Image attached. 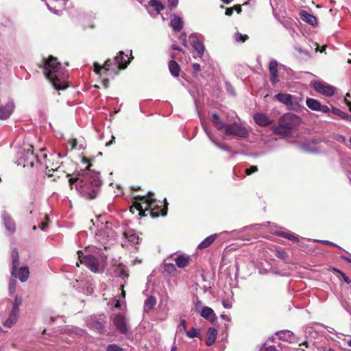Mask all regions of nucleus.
I'll use <instances>...</instances> for the list:
<instances>
[{
	"label": "nucleus",
	"instance_id": "obj_7",
	"mask_svg": "<svg viewBox=\"0 0 351 351\" xmlns=\"http://www.w3.org/2000/svg\"><path fill=\"white\" fill-rule=\"evenodd\" d=\"M227 136L247 138L249 135L247 130L237 123L226 124L223 131Z\"/></svg>",
	"mask_w": 351,
	"mask_h": 351
},
{
	"label": "nucleus",
	"instance_id": "obj_31",
	"mask_svg": "<svg viewBox=\"0 0 351 351\" xmlns=\"http://www.w3.org/2000/svg\"><path fill=\"white\" fill-rule=\"evenodd\" d=\"M92 328L101 333L104 330V321L101 317L90 324Z\"/></svg>",
	"mask_w": 351,
	"mask_h": 351
},
{
	"label": "nucleus",
	"instance_id": "obj_8",
	"mask_svg": "<svg viewBox=\"0 0 351 351\" xmlns=\"http://www.w3.org/2000/svg\"><path fill=\"white\" fill-rule=\"evenodd\" d=\"M311 86L319 94L326 97L332 96L335 88L324 81H312Z\"/></svg>",
	"mask_w": 351,
	"mask_h": 351
},
{
	"label": "nucleus",
	"instance_id": "obj_54",
	"mask_svg": "<svg viewBox=\"0 0 351 351\" xmlns=\"http://www.w3.org/2000/svg\"><path fill=\"white\" fill-rule=\"evenodd\" d=\"M47 226H48V223H47V221H46V222H43V223H42L39 226L40 228L42 230H45L47 228Z\"/></svg>",
	"mask_w": 351,
	"mask_h": 351
},
{
	"label": "nucleus",
	"instance_id": "obj_55",
	"mask_svg": "<svg viewBox=\"0 0 351 351\" xmlns=\"http://www.w3.org/2000/svg\"><path fill=\"white\" fill-rule=\"evenodd\" d=\"M263 351H277L274 346H269L265 348Z\"/></svg>",
	"mask_w": 351,
	"mask_h": 351
},
{
	"label": "nucleus",
	"instance_id": "obj_11",
	"mask_svg": "<svg viewBox=\"0 0 351 351\" xmlns=\"http://www.w3.org/2000/svg\"><path fill=\"white\" fill-rule=\"evenodd\" d=\"M15 108V104L13 99L9 100L5 105L0 106V119L5 120L12 114Z\"/></svg>",
	"mask_w": 351,
	"mask_h": 351
},
{
	"label": "nucleus",
	"instance_id": "obj_20",
	"mask_svg": "<svg viewBox=\"0 0 351 351\" xmlns=\"http://www.w3.org/2000/svg\"><path fill=\"white\" fill-rule=\"evenodd\" d=\"M202 126H203V128L204 130V132H206V134H207L208 137L210 138V140L212 141V143L215 145L217 147H219V149H222V150H224V151H227V152H230L231 151V149L230 147H224L221 145H220L219 143H217L216 141H215L213 137H212V133L210 131V130L204 125L202 123Z\"/></svg>",
	"mask_w": 351,
	"mask_h": 351
},
{
	"label": "nucleus",
	"instance_id": "obj_45",
	"mask_svg": "<svg viewBox=\"0 0 351 351\" xmlns=\"http://www.w3.org/2000/svg\"><path fill=\"white\" fill-rule=\"evenodd\" d=\"M178 330L180 331H185L186 330V322L184 319H182L179 326H178Z\"/></svg>",
	"mask_w": 351,
	"mask_h": 351
},
{
	"label": "nucleus",
	"instance_id": "obj_48",
	"mask_svg": "<svg viewBox=\"0 0 351 351\" xmlns=\"http://www.w3.org/2000/svg\"><path fill=\"white\" fill-rule=\"evenodd\" d=\"M339 272L340 273V274L341 275L343 280L346 283H348V284L350 283V280L349 278L343 272H341V271H339Z\"/></svg>",
	"mask_w": 351,
	"mask_h": 351
},
{
	"label": "nucleus",
	"instance_id": "obj_32",
	"mask_svg": "<svg viewBox=\"0 0 351 351\" xmlns=\"http://www.w3.org/2000/svg\"><path fill=\"white\" fill-rule=\"evenodd\" d=\"M277 234L280 237L286 238L291 241H296V242L299 241L298 237H297L296 236H295L294 234H293L292 233H291L289 232L280 231V232H277Z\"/></svg>",
	"mask_w": 351,
	"mask_h": 351
},
{
	"label": "nucleus",
	"instance_id": "obj_9",
	"mask_svg": "<svg viewBox=\"0 0 351 351\" xmlns=\"http://www.w3.org/2000/svg\"><path fill=\"white\" fill-rule=\"evenodd\" d=\"M79 256L80 262L82 264L85 265L88 269L93 272H97L99 270V261L93 255H86L82 256V252L81 251L77 252Z\"/></svg>",
	"mask_w": 351,
	"mask_h": 351
},
{
	"label": "nucleus",
	"instance_id": "obj_44",
	"mask_svg": "<svg viewBox=\"0 0 351 351\" xmlns=\"http://www.w3.org/2000/svg\"><path fill=\"white\" fill-rule=\"evenodd\" d=\"M319 111L326 114L330 112V108L327 106L321 104Z\"/></svg>",
	"mask_w": 351,
	"mask_h": 351
},
{
	"label": "nucleus",
	"instance_id": "obj_16",
	"mask_svg": "<svg viewBox=\"0 0 351 351\" xmlns=\"http://www.w3.org/2000/svg\"><path fill=\"white\" fill-rule=\"evenodd\" d=\"M255 122L261 126L269 125L271 121L267 115L263 113H256L254 115Z\"/></svg>",
	"mask_w": 351,
	"mask_h": 351
},
{
	"label": "nucleus",
	"instance_id": "obj_23",
	"mask_svg": "<svg viewBox=\"0 0 351 351\" xmlns=\"http://www.w3.org/2000/svg\"><path fill=\"white\" fill-rule=\"evenodd\" d=\"M177 266L180 268H184L189 264V258L184 255H179L174 259Z\"/></svg>",
	"mask_w": 351,
	"mask_h": 351
},
{
	"label": "nucleus",
	"instance_id": "obj_37",
	"mask_svg": "<svg viewBox=\"0 0 351 351\" xmlns=\"http://www.w3.org/2000/svg\"><path fill=\"white\" fill-rule=\"evenodd\" d=\"M276 256L282 260H286L289 256L287 253L282 250H276Z\"/></svg>",
	"mask_w": 351,
	"mask_h": 351
},
{
	"label": "nucleus",
	"instance_id": "obj_42",
	"mask_svg": "<svg viewBox=\"0 0 351 351\" xmlns=\"http://www.w3.org/2000/svg\"><path fill=\"white\" fill-rule=\"evenodd\" d=\"M114 64V61H112L110 59H108L104 65V68L106 71H108L112 64Z\"/></svg>",
	"mask_w": 351,
	"mask_h": 351
},
{
	"label": "nucleus",
	"instance_id": "obj_6",
	"mask_svg": "<svg viewBox=\"0 0 351 351\" xmlns=\"http://www.w3.org/2000/svg\"><path fill=\"white\" fill-rule=\"evenodd\" d=\"M296 118V116L290 114L285 115L280 120L279 125L274 128V132L284 136L289 135L291 133L293 124L287 121H291Z\"/></svg>",
	"mask_w": 351,
	"mask_h": 351
},
{
	"label": "nucleus",
	"instance_id": "obj_43",
	"mask_svg": "<svg viewBox=\"0 0 351 351\" xmlns=\"http://www.w3.org/2000/svg\"><path fill=\"white\" fill-rule=\"evenodd\" d=\"M178 4V0H168V5L171 9L175 8Z\"/></svg>",
	"mask_w": 351,
	"mask_h": 351
},
{
	"label": "nucleus",
	"instance_id": "obj_15",
	"mask_svg": "<svg viewBox=\"0 0 351 351\" xmlns=\"http://www.w3.org/2000/svg\"><path fill=\"white\" fill-rule=\"evenodd\" d=\"M299 15L300 19L306 23L313 26L317 24L316 17L314 15L308 13V12L305 10H302L300 12Z\"/></svg>",
	"mask_w": 351,
	"mask_h": 351
},
{
	"label": "nucleus",
	"instance_id": "obj_63",
	"mask_svg": "<svg viewBox=\"0 0 351 351\" xmlns=\"http://www.w3.org/2000/svg\"><path fill=\"white\" fill-rule=\"evenodd\" d=\"M119 276L122 278H125L128 277V274L125 273V271H121L119 274Z\"/></svg>",
	"mask_w": 351,
	"mask_h": 351
},
{
	"label": "nucleus",
	"instance_id": "obj_13",
	"mask_svg": "<svg viewBox=\"0 0 351 351\" xmlns=\"http://www.w3.org/2000/svg\"><path fill=\"white\" fill-rule=\"evenodd\" d=\"M2 218L4 221V225L7 229V230L10 233L13 234L16 230V224L14 219L11 217V216L4 212L2 215Z\"/></svg>",
	"mask_w": 351,
	"mask_h": 351
},
{
	"label": "nucleus",
	"instance_id": "obj_56",
	"mask_svg": "<svg viewBox=\"0 0 351 351\" xmlns=\"http://www.w3.org/2000/svg\"><path fill=\"white\" fill-rule=\"evenodd\" d=\"M114 302H115L114 307L117 308H120L121 307V302L117 300H115Z\"/></svg>",
	"mask_w": 351,
	"mask_h": 351
},
{
	"label": "nucleus",
	"instance_id": "obj_34",
	"mask_svg": "<svg viewBox=\"0 0 351 351\" xmlns=\"http://www.w3.org/2000/svg\"><path fill=\"white\" fill-rule=\"evenodd\" d=\"M330 112L333 114L337 115L343 119H347L348 118V115L346 112L341 111V110L337 108L332 107L330 109Z\"/></svg>",
	"mask_w": 351,
	"mask_h": 351
},
{
	"label": "nucleus",
	"instance_id": "obj_21",
	"mask_svg": "<svg viewBox=\"0 0 351 351\" xmlns=\"http://www.w3.org/2000/svg\"><path fill=\"white\" fill-rule=\"evenodd\" d=\"M217 335V330L214 328H210L208 330L207 332V338H206V344L208 346H212L216 340Z\"/></svg>",
	"mask_w": 351,
	"mask_h": 351
},
{
	"label": "nucleus",
	"instance_id": "obj_58",
	"mask_svg": "<svg viewBox=\"0 0 351 351\" xmlns=\"http://www.w3.org/2000/svg\"><path fill=\"white\" fill-rule=\"evenodd\" d=\"M233 13V10L232 8H227L226 11V15L231 16Z\"/></svg>",
	"mask_w": 351,
	"mask_h": 351
},
{
	"label": "nucleus",
	"instance_id": "obj_51",
	"mask_svg": "<svg viewBox=\"0 0 351 351\" xmlns=\"http://www.w3.org/2000/svg\"><path fill=\"white\" fill-rule=\"evenodd\" d=\"M28 154H29V156L31 158V160L29 162V165L32 167L34 164V160L36 158V156L34 155L33 152H31L30 153L28 152Z\"/></svg>",
	"mask_w": 351,
	"mask_h": 351
},
{
	"label": "nucleus",
	"instance_id": "obj_35",
	"mask_svg": "<svg viewBox=\"0 0 351 351\" xmlns=\"http://www.w3.org/2000/svg\"><path fill=\"white\" fill-rule=\"evenodd\" d=\"M234 39L237 42L243 43L248 39V36L247 35H243L239 32H237L234 34Z\"/></svg>",
	"mask_w": 351,
	"mask_h": 351
},
{
	"label": "nucleus",
	"instance_id": "obj_28",
	"mask_svg": "<svg viewBox=\"0 0 351 351\" xmlns=\"http://www.w3.org/2000/svg\"><path fill=\"white\" fill-rule=\"evenodd\" d=\"M280 338L285 341H289L290 343L293 342L295 339L294 334L289 330L280 332Z\"/></svg>",
	"mask_w": 351,
	"mask_h": 351
},
{
	"label": "nucleus",
	"instance_id": "obj_1",
	"mask_svg": "<svg viewBox=\"0 0 351 351\" xmlns=\"http://www.w3.org/2000/svg\"><path fill=\"white\" fill-rule=\"evenodd\" d=\"M89 164L86 169H82L75 174L74 178L69 179L71 189L74 187L76 191L86 199H94L97 197L101 186L99 174L90 170Z\"/></svg>",
	"mask_w": 351,
	"mask_h": 351
},
{
	"label": "nucleus",
	"instance_id": "obj_2",
	"mask_svg": "<svg viewBox=\"0 0 351 351\" xmlns=\"http://www.w3.org/2000/svg\"><path fill=\"white\" fill-rule=\"evenodd\" d=\"M44 73L55 89L64 90L68 87L66 71L54 57L45 60Z\"/></svg>",
	"mask_w": 351,
	"mask_h": 351
},
{
	"label": "nucleus",
	"instance_id": "obj_60",
	"mask_svg": "<svg viewBox=\"0 0 351 351\" xmlns=\"http://www.w3.org/2000/svg\"><path fill=\"white\" fill-rule=\"evenodd\" d=\"M337 140L339 142H345L346 141V138L342 136V135H339L337 138Z\"/></svg>",
	"mask_w": 351,
	"mask_h": 351
},
{
	"label": "nucleus",
	"instance_id": "obj_4",
	"mask_svg": "<svg viewBox=\"0 0 351 351\" xmlns=\"http://www.w3.org/2000/svg\"><path fill=\"white\" fill-rule=\"evenodd\" d=\"M95 238L106 249L108 242L114 241L117 238V234L113 230L112 223L106 221L105 222H101L100 224H97Z\"/></svg>",
	"mask_w": 351,
	"mask_h": 351
},
{
	"label": "nucleus",
	"instance_id": "obj_18",
	"mask_svg": "<svg viewBox=\"0 0 351 351\" xmlns=\"http://www.w3.org/2000/svg\"><path fill=\"white\" fill-rule=\"evenodd\" d=\"M211 121L214 126L219 130L223 132L226 124L223 123L219 116L213 113L211 115Z\"/></svg>",
	"mask_w": 351,
	"mask_h": 351
},
{
	"label": "nucleus",
	"instance_id": "obj_52",
	"mask_svg": "<svg viewBox=\"0 0 351 351\" xmlns=\"http://www.w3.org/2000/svg\"><path fill=\"white\" fill-rule=\"evenodd\" d=\"M317 242H319V243H324V244H326V245H332V246H337L336 244L330 242V241H324V240H318Z\"/></svg>",
	"mask_w": 351,
	"mask_h": 351
},
{
	"label": "nucleus",
	"instance_id": "obj_29",
	"mask_svg": "<svg viewBox=\"0 0 351 351\" xmlns=\"http://www.w3.org/2000/svg\"><path fill=\"white\" fill-rule=\"evenodd\" d=\"M156 304V299L154 296L149 297L144 303V310L149 311Z\"/></svg>",
	"mask_w": 351,
	"mask_h": 351
},
{
	"label": "nucleus",
	"instance_id": "obj_38",
	"mask_svg": "<svg viewBox=\"0 0 351 351\" xmlns=\"http://www.w3.org/2000/svg\"><path fill=\"white\" fill-rule=\"evenodd\" d=\"M21 304V300L19 299L17 297L15 298L14 302L13 304V308L12 311L19 313V306Z\"/></svg>",
	"mask_w": 351,
	"mask_h": 351
},
{
	"label": "nucleus",
	"instance_id": "obj_36",
	"mask_svg": "<svg viewBox=\"0 0 351 351\" xmlns=\"http://www.w3.org/2000/svg\"><path fill=\"white\" fill-rule=\"evenodd\" d=\"M187 337L189 338H194L199 335V331L198 329L193 328L186 333Z\"/></svg>",
	"mask_w": 351,
	"mask_h": 351
},
{
	"label": "nucleus",
	"instance_id": "obj_5",
	"mask_svg": "<svg viewBox=\"0 0 351 351\" xmlns=\"http://www.w3.org/2000/svg\"><path fill=\"white\" fill-rule=\"evenodd\" d=\"M11 255L12 258V275L16 278L18 277L21 282H25L29 274L28 267H23L17 269L19 265V258L16 249L12 250Z\"/></svg>",
	"mask_w": 351,
	"mask_h": 351
},
{
	"label": "nucleus",
	"instance_id": "obj_61",
	"mask_svg": "<svg viewBox=\"0 0 351 351\" xmlns=\"http://www.w3.org/2000/svg\"><path fill=\"white\" fill-rule=\"evenodd\" d=\"M69 143L71 144L73 149L75 148V147H76V140L75 139H72V140L69 141Z\"/></svg>",
	"mask_w": 351,
	"mask_h": 351
},
{
	"label": "nucleus",
	"instance_id": "obj_10",
	"mask_svg": "<svg viewBox=\"0 0 351 351\" xmlns=\"http://www.w3.org/2000/svg\"><path fill=\"white\" fill-rule=\"evenodd\" d=\"M113 324L117 330L121 334H126L130 330V326L128 324L125 315L117 314L113 319Z\"/></svg>",
	"mask_w": 351,
	"mask_h": 351
},
{
	"label": "nucleus",
	"instance_id": "obj_62",
	"mask_svg": "<svg viewBox=\"0 0 351 351\" xmlns=\"http://www.w3.org/2000/svg\"><path fill=\"white\" fill-rule=\"evenodd\" d=\"M221 318L224 320H226L227 322H230V318L227 315H225V314H222L221 315Z\"/></svg>",
	"mask_w": 351,
	"mask_h": 351
},
{
	"label": "nucleus",
	"instance_id": "obj_47",
	"mask_svg": "<svg viewBox=\"0 0 351 351\" xmlns=\"http://www.w3.org/2000/svg\"><path fill=\"white\" fill-rule=\"evenodd\" d=\"M270 80H271V84L273 85H275L279 81L278 75H271Z\"/></svg>",
	"mask_w": 351,
	"mask_h": 351
},
{
	"label": "nucleus",
	"instance_id": "obj_24",
	"mask_svg": "<svg viewBox=\"0 0 351 351\" xmlns=\"http://www.w3.org/2000/svg\"><path fill=\"white\" fill-rule=\"evenodd\" d=\"M217 235L216 234H212V235L206 237L204 241H202L199 244L198 248L199 249H204V248L208 247V246H210L213 243V241L217 238Z\"/></svg>",
	"mask_w": 351,
	"mask_h": 351
},
{
	"label": "nucleus",
	"instance_id": "obj_41",
	"mask_svg": "<svg viewBox=\"0 0 351 351\" xmlns=\"http://www.w3.org/2000/svg\"><path fill=\"white\" fill-rule=\"evenodd\" d=\"M258 171L257 166H251L250 168L245 169V173L247 175H251L253 173H255Z\"/></svg>",
	"mask_w": 351,
	"mask_h": 351
},
{
	"label": "nucleus",
	"instance_id": "obj_17",
	"mask_svg": "<svg viewBox=\"0 0 351 351\" xmlns=\"http://www.w3.org/2000/svg\"><path fill=\"white\" fill-rule=\"evenodd\" d=\"M170 24L173 29L177 32L180 31L183 27V21L182 18L176 14L171 16Z\"/></svg>",
	"mask_w": 351,
	"mask_h": 351
},
{
	"label": "nucleus",
	"instance_id": "obj_26",
	"mask_svg": "<svg viewBox=\"0 0 351 351\" xmlns=\"http://www.w3.org/2000/svg\"><path fill=\"white\" fill-rule=\"evenodd\" d=\"M306 106L312 110L319 111L321 104L317 99L308 98L306 101Z\"/></svg>",
	"mask_w": 351,
	"mask_h": 351
},
{
	"label": "nucleus",
	"instance_id": "obj_53",
	"mask_svg": "<svg viewBox=\"0 0 351 351\" xmlns=\"http://www.w3.org/2000/svg\"><path fill=\"white\" fill-rule=\"evenodd\" d=\"M348 97H350L349 93L346 94L344 101L346 103L347 106L350 107V110L351 111V101H350L349 99H347Z\"/></svg>",
	"mask_w": 351,
	"mask_h": 351
},
{
	"label": "nucleus",
	"instance_id": "obj_3",
	"mask_svg": "<svg viewBox=\"0 0 351 351\" xmlns=\"http://www.w3.org/2000/svg\"><path fill=\"white\" fill-rule=\"evenodd\" d=\"M154 194L151 192L148 193L147 196H137L135 199H138L140 202L136 201L134 205L131 207V211L135 208L138 210L140 215H145V212L149 210V213L153 218L158 217L160 214L162 216H165L167 213V202L165 199V208H161L160 206L156 204V200L153 199L152 196Z\"/></svg>",
	"mask_w": 351,
	"mask_h": 351
},
{
	"label": "nucleus",
	"instance_id": "obj_49",
	"mask_svg": "<svg viewBox=\"0 0 351 351\" xmlns=\"http://www.w3.org/2000/svg\"><path fill=\"white\" fill-rule=\"evenodd\" d=\"M58 169L59 168H58L56 169H48V167H47L46 173L48 175L49 177L53 176V175L51 173V172L58 171Z\"/></svg>",
	"mask_w": 351,
	"mask_h": 351
},
{
	"label": "nucleus",
	"instance_id": "obj_64",
	"mask_svg": "<svg viewBox=\"0 0 351 351\" xmlns=\"http://www.w3.org/2000/svg\"><path fill=\"white\" fill-rule=\"evenodd\" d=\"M341 258L344 259L345 261H346L348 263H351V256H350V257L342 256Z\"/></svg>",
	"mask_w": 351,
	"mask_h": 351
},
{
	"label": "nucleus",
	"instance_id": "obj_14",
	"mask_svg": "<svg viewBox=\"0 0 351 351\" xmlns=\"http://www.w3.org/2000/svg\"><path fill=\"white\" fill-rule=\"evenodd\" d=\"M125 57H127V55H125L123 51H119L117 56L114 57V65L117 69L126 68L129 62L126 61Z\"/></svg>",
	"mask_w": 351,
	"mask_h": 351
},
{
	"label": "nucleus",
	"instance_id": "obj_33",
	"mask_svg": "<svg viewBox=\"0 0 351 351\" xmlns=\"http://www.w3.org/2000/svg\"><path fill=\"white\" fill-rule=\"evenodd\" d=\"M278 63L276 60H271L269 62V70L271 75H278Z\"/></svg>",
	"mask_w": 351,
	"mask_h": 351
},
{
	"label": "nucleus",
	"instance_id": "obj_19",
	"mask_svg": "<svg viewBox=\"0 0 351 351\" xmlns=\"http://www.w3.org/2000/svg\"><path fill=\"white\" fill-rule=\"evenodd\" d=\"M201 315L212 322H214L215 319L214 311L208 306H205L202 308Z\"/></svg>",
	"mask_w": 351,
	"mask_h": 351
},
{
	"label": "nucleus",
	"instance_id": "obj_40",
	"mask_svg": "<svg viewBox=\"0 0 351 351\" xmlns=\"http://www.w3.org/2000/svg\"><path fill=\"white\" fill-rule=\"evenodd\" d=\"M15 289H16V280H10V284H9L10 293H14Z\"/></svg>",
	"mask_w": 351,
	"mask_h": 351
},
{
	"label": "nucleus",
	"instance_id": "obj_46",
	"mask_svg": "<svg viewBox=\"0 0 351 351\" xmlns=\"http://www.w3.org/2000/svg\"><path fill=\"white\" fill-rule=\"evenodd\" d=\"M94 67H95V72L97 73V74L99 73L102 69H104V66H102L97 62H95L94 64Z\"/></svg>",
	"mask_w": 351,
	"mask_h": 351
},
{
	"label": "nucleus",
	"instance_id": "obj_59",
	"mask_svg": "<svg viewBox=\"0 0 351 351\" xmlns=\"http://www.w3.org/2000/svg\"><path fill=\"white\" fill-rule=\"evenodd\" d=\"M193 66L194 69L195 70V71H200V65L199 64L195 63L193 64Z\"/></svg>",
	"mask_w": 351,
	"mask_h": 351
},
{
	"label": "nucleus",
	"instance_id": "obj_27",
	"mask_svg": "<svg viewBox=\"0 0 351 351\" xmlns=\"http://www.w3.org/2000/svg\"><path fill=\"white\" fill-rule=\"evenodd\" d=\"M169 69L173 76L178 77L179 75L180 66L176 61L172 60L169 62Z\"/></svg>",
	"mask_w": 351,
	"mask_h": 351
},
{
	"label": "nucleus",
	"instance_id": "obj_22",
	"mask_svg": "<svg viewBox=\"0 0 351 351\" xmlns=\"http://www.w3.org/2000/svg\"><path fill=\"white\" fill-rule=\"evenodd\" d=\"M18 312L12 311L8 318L5 321L3 325L8 328L12 327L17 321L19 317Z\"/></svg>",
	"mask_w": 351,
	"mask_h": 351
},
{
	"label": "nucleus",
	"instance_id": "obj_39",
	"mask_svg": "<svg viewBox=\"0 0 351 351\" xmlns=\"http://www.w3.org/2000/svg\"><path fill=\"white\" fill-rule=\"evenodd\" d=\"M106 351H123V349L117 345L111 344L107 347Z\"/></svg>",
	"mask_w": 351,
	"mask_h": 351
},
{
	"label": "nucleus",
	"instance_id": "obj_25",
	"mask_svg": "<svg viewBox=\"0 0 351 351\" xmlns=\"http://www.w3.org/2000/svg\"><path fill=\"white\" fill-rule=\"evenodd\" d=\"M275 97L279 101L286 105L291 104L292 96L290 94L278 93Z\"/></svg>",
	"mask_w": 351,
	"mask_h": 351
},
{
	"label": "nucleus",
	"instance_id": "obj_50",
	"mask_svg": "<svg viewBox=\"0 0 351 351\" xmlns=\"http://www.w3.org/2000/svg\"><path fill=\"white\" fill-rule=\"evenodd\" d=\"M165 268L168 271H171V270H174L175 269V266H174L173 264L167 263V264H165Z\"/></svg>",
	"mask_w": 351,
	"mask_h": 351
},
{
	"label": "nucleus",
	"instance_id": "obj_30",
	"mask_svg": "<svg viewBox=\"0 0 351 351\" xmlns=\"http://www.w3.org/2000/svg\"><path fill=\"white\" fill-rule=\"evenodd\" d=\"M148 5L149 7L153 8L157 14L164 9L163 5L158 0H150Z\"/></svg>",
	"mask_w": 351,
	"mask_h": 351
},
{
	"label": "nucleus",
	"instance_id": "obj_12",
	"mask_svg": "<svg viewBox=\"0 0 351 351\" xmlns=\"http://www.w3.org/2000/svg\"><path fill=\"white\" fill-rule=\"evenodd\" d=\"M189 42L193 49L197 52L199 56H202L204 52V47L202 42L195 35L189 36Z\"/></svg>",
	"mask_w": 351,
	"mask_h": 351
},
{
	"label": "nucleus",
	"instance_id": "obj_57",
	"mask_svg": "<svg viewBox=\"0 0 351 351\" xmlns=\"http://www.w3.org/2000/svg\"><path fill=\"white\" fill-rule=\"evenodd\" d=\"M186 35L185 34H181V36H180V38L182 40V43L184 46H186Z\"/></svg>",
	"mask_w": 351,
	"mask_h": 351
}]
</instances>
